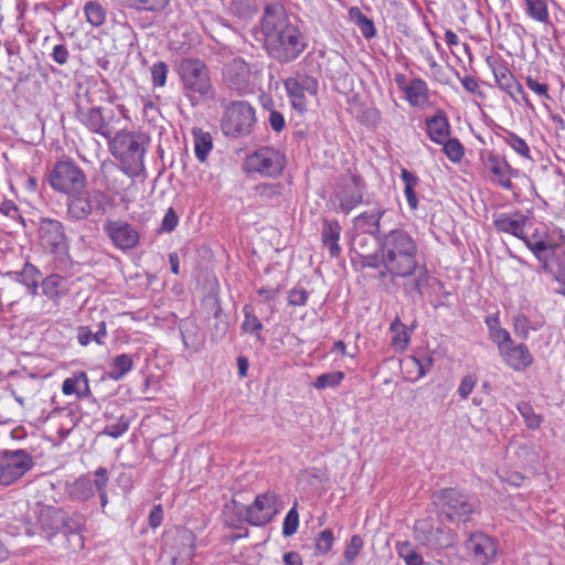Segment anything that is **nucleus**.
<instances>
[{
  "label": "nucleus",
  "instance_id": "1a4fd4ad",
  "mask_svg": "<svg viewBox=\"0 0 565 565\" xmlns=\"http://www.w3.org/2000/svg\"><path fill=\"white\" fill-rule=\"evenodd\" d=\"M56 192L68 194L87 188V178L81 167L71 160L57 161L46 175Z\"/></svg>",
  "mask_w": 565,
  "mask_h": 565
},
{
  "label": "nucleus",
  "instance_id": "aec40b11",
  "mask_svg": "<svg viewBox=\"0 0 565 565\" xmlns=\"http://www.w3.org/2000/svg\"><path fill=\"white\" fill-rule=\"evenodd\" d=\"M493 223L499 232L511 234L520 239L524 231L532 226V221L519 211L500 213L494 217Z\"/></svg>",
  "mask_w": 565,
  "mask_h": 565
},
{
  "label": "nucleus",
  "instance_id": "5701e85b",
  "mask_svg": "<svg viewBox=\"0 0 565 565\" xmlns=\"http://www.w3.org/2000/svg\"><path fill=\"white\" fill-rule=\"evenodd\" d=\"M500 354L504 362L515 371H523L533 363V356L523 343L518 345L511 343Z\"/></svg>",
  "mask_w": 565,
  "mask_h": 565
},
{
  "label": "nucleus",
  "instance_id": "774afa93",
  "mask_svg": "<svg viewBox=\"0 0 565 565\" xmlns=\"http://www.w3.org/2000/svg\"><path fill=\"white\" fill-rule=\"evenodd\" d=\"M525 84L526 86L532 90L534 92L535 94H537L540 97L544 98V99H551V96L548 94V85L545 84V83H540L537 82L535 78H533L532 76H527L525 78Z\"/></svg>",
  "mask_w": 565,
  "mask_h": 565
},
{
  "label": "nucleus",
  "instance_id": "69168bd1",
  "mask_svg": "<svg viewBox=\"0 0 565 565\" xmlns=\"http://www.w3.org/2000/svg\"><path fill=\"white\" fill-rule=\"evenodd\" d=\"M308 294L303 287H294L288 295V303L290 306H305L307 303Z\"/></svg>",
  "mask_w": 565,
  "mask_h": 565
},
{
  "label": "nucleus",
  "instance_id": "c03bdc74",
  "mask_svg": "<svg viewBox=\"0 0 565 565\" xmlns=\"http://www.w3.org/2000/svg\"><path fill=\"white\" fill-rule=\"evenodd\" d=\"M526 4L527 14L539 21V22H547L548 21V11L545 0H524Z\"/></svg>",
  "mask_w": 565,
  "mask_h": 565
},
{
  "label": "nucleus",
  "instance_id": "a211bd4d",
  "mask_svg": "<svg viewBox=\"0 0 565 565\" xmlns=\"http://www.w3.org/2000/svg\"><path fill=\"white\" fill-rule=\"evenodd\" d=\"M66 217L71 221H84L94 210L95 198L87 188L66 194Z\"/></svg>",
  "mask_w": 565,
  "mask_h": 565
},
{
  "label": "nucleus",
  "instance_id": "79ce46f5",
  "mask_svg": "<svg viewBox=\"0 0 565 565\" xmlns=\"http://www.w3.org/2000/svg\"><path fill=\"white\" fill-rule=\"evenodd\" d=\"M177 540L182 544L181 551L173 556V562L177 559L189 561L194 555V535L190 531H182L178 533Z\"/></svg>",
  "mask_w": 565,
  "mask_h": 565
},
{
  "label": "nucleus",
  "instance_id": "a878e982",
  "mask_svg": "<svg viewBox=\"0 0 565 565\" xmlns=\"http://www.w3.org/2000/svg\"><path fill=\"white\" fill-rule=\"evenodd\" d=\"M427 134L435 143H444L450 135V125L443 110L426 119Z\"/></svg>",
  "mask_w": 565,
  "mask_h": 565
},
{
  "label": "nucleus",
  "instance_id": "dca6fc26",
  "mask_svg": "<svg viewBox=\"0 0 565 565\" xmlns=\"http://www.w3.org/2000/svg\"><path fill=\"white\" fill-rule=\"evenodd\" d=\"M104 232L113 244L122 250L136 247L139 242V233L136 228L121 220L106 222L104 224Z\"/></svg>",
  "mask_w": 565,
  "mask_h": 565
},
{
  "label": "nucleus",
  "instance_id": "7c9ffc66",
  "mask_svg": "<svg viewBox=\"0 0 565 565\" xmlns=\"http://www.w3.org/2000/svg\"><path fill=\"white\" fill-rule=\"evenodd\" d=\"M406 98L413 106H423L428 102V88L425 81L414 78L403 87Z\"/></svg>",
  "mask_w": 565,
  "mask_h": 565
},
{
  "label": "nucleus",
  "instance_id": "052dcab7",
  "mask_svg": "<svg viewBox=\"0 0 565 565\" xmlns=\"http://www.w3.org/2000/svg\"><path fill=\"white\" fill-rule=\"evenodd\" d=\"M281 189L280 183H262L256 186V192L264 199H274L281 195Z\"/></svg>",
  "mask_w": 565,
  "mask_h": 565
},
{
  "label": "nucleus",
  "instance_id": "a18cd8bd",
  "mask_svg": "<svg viewBox=\"0 0 565 565\" xmlns=\"http://www.w3.org/2000/svg\"><path fill=\"white\" fill-rule=\"evenodd\" d=\"M344 379V373L341 371L324 373L319 375L313 382V387L317 390H324L328 387H337Z\"/></svg>",
  "mask_w": 565,
  "mask_h": 565
},
{
  "label": "nucleus",
  "instance_id": "423d86ee",
  "mask_svg": "<svg viewBox=\"0 0 565 565\" xmlns=\"http://www.w3.org/2000/svg\"><path fill=\"white\" fill-rule=\"evenodd\" d=\"M239 513L243 520L255 526L267 524L279 512V500L275 492L267 491L258 494L252 505L238 504L236 501L226 505L225 520L231 526H236L234 519L230 516V510Z\"/></svg>",
  "mask_w": 565,
  "mask_h": 565
},
{
  "label": "nucleus",
  "instance_id": "680f3d73",
  "mask_svg": "<svg viewBox=\"0 0 565 565\" xmlns=\"http://www.w3.org/2000/svg\"><path fill=\"white\" fill-rule=\"evenodd\" d=\"M404 326L402 324L401 320L398 318H396L392 324H391V329L396 332V334L394 335L393 338V344L396 347V348H399V349H405L406 345L408 344V337H407V333L406 331H402V332H398L397 330L399 328H403Z\"/></svg>",
  "mask_w": 565,
  "mask_h": 565
},
{
  "label": "nucleus",
  "instance_id": "37998d69",
  "mask_svg": "<svg viewBox=\"0 0 565 565\" xmlns=\"http://www.w3.org/2000/svg\"><path fill=\"white\" fill-rule=\"evenodd\" d=\"M350 17L355 19L356 25L365 39H371L375 35V26L365 14H363L358 8H351Z\"/></svg>",
  "mask_w": 565,
  "mask_h": 565
},
{
  "label": "nucleus",
  "instance_id": "09e8293b",
  "mask_svg": "<svg viewBox=\"0 0 565 565\" xmlns=\"http://www.w3.org/2000/svg\"><path fill=\"white\" fill-rule=\"evenodd\" d=\"M64 278L58 275H51L43 279L42 289L43 294L49 298L57 297L62 294V285Z\"/></svg>",
  "mask_w": 565,
  "mask_h": 565
},
{
  "label": "nucleus",
  "instance_id": "f8f14e48",
  "mask_svg": "<svg viewBox=\"0 0 565 565\" xmlns=\"http://www.w3.org/2000/svg\"><path fill=\"white\" fill-rule=\"evenodd\" d=\"M76 116L81 124L90 132L99 135L106 140L116 132V127L114 126L115 114L113 110L105 115L102 107H77Z\"/></svg>",
  "mask_w": 565,
  "mask_h": 565
},
{
  "label": "nucleus",
  "instance_id": "6e6d98bb",
  "mask_svg": "<svg viewBox=\"0 0 565 565\" xmlns=\"http://www.w3.org/2000/svg\"><path fill=\"white\" fill-rule=\"evenodd\" d=\"M334 536L331 529L321 531L316 539V548L321 554H327L333 545Z\"/></svg>",
  "mask_w": 565,
  "mask_h": 565
},
{
  "label": "nucleus",
  "instance_id": "0e129e2a",
  "mask_svg": "<svg viewBox=\"0 0 565 565\" xmlns=\"http://www.w3.org/2000/svg\"><path fill=\"white\" fill-rule=\"evenodd\" d=\"M295 81L299 82L300 88H302L307 94L315 96L318 92V82L312 76L300 75L292 77Z\"/></svg>",
  "mask_w": 565,
  "mask_h": 565
},
{
  "label": "nucleus",
  "instance_id": "864d4df0",
  "mask_svg": "<svg viewBox=\"0 0 565 565\" xmlns=\"http://www.w3.org/2000/svg\"><path fill=\"white\" fill-rule=\"evenodd\" d=\"M505 142L520 156L523 158L530 159V148L524 139L520 138L514 132H508L505 137Z\"/></svg>",
  "mask_w": 565,
  "mask_h": 565
},
{
  "label": "nucleus",
  "instance_id": "58836bf2",
  "mask_svg": "<svg viewBox=\"0 0 565 565\" xmlns=\"http://www.w3.org/2000/svg\"><path fill=\"white\" fill-rule=\"evenodd\" d=\"M107 337L106 323L104 321L99 322L97 326V331L93 332L88 327H81L78 329L77 339L82 345H87L92 341H95L98 344H103Z\"/></svg>",
  "mask_w": 565,
  "mask_h": 565
},
{
  "label": "nucleus",
  "instance_id": "0eeeda50",
  "mask_svg": "<svg viewBox=\"0 0 565 565\" xmlns=\"http://www.w3.org/2000/svg\"><path fill=\"white\" fill-rule=\"evenodd\" d=\"M433 504L450 522H467L478 508V501L452 488L431 494Z\"/></svg>",
  "mask_w": 565,
  "mask_h": 565
},
{
  "label": "nucleus",
  "instance_id": "6e6552de",
  "mask_svg": "<svg viewBox=\"0 0 565 565\" xmlns=\"http://www.w3.org/2000/svg\"><path fill=\"white\" fill-rule=\"evenodd\" d=\"M256 124L255 109L246 102H231L224 110L221 127L226 136L239 138L249 135Z\"/></svg>",
  "mask_w": 565,
  "mask_h": 565
},
{
  "label": "nucleus",
  "instance_id": "ddd939ff",
  "mask_svg": "<svg viewBox=\"0 0 565 565\" xmlns=\"http://www.w3.org/2000/svg\"><path fill=\"white\" fill-rule=\"evenodd\" d=\"M248 164L252 170L263 175L278 177L285 168V157L274 148L264 147L248 158Z\"/></svg>",
  "mask_w": 565,
  "mask_h": 565
},
{
  "label": "nucleus",
  "instance_id": "2eb2a0df",
  "mask_svg": "<svg viewBox=\"0 0 565 565\" xmlns=\"http://www.w3.org/2000/svg\"><path fill=\"white\" fill-rule=\"evenodd\" d=\"M415 539L424 545L431 547H446L450 544L448 532L441 526H435L431 518L417 520L414 525Z\"/></svg>",
  "mask_w": 565,
  "mask_h": 565
},
{
  "label": "nucleus",
  "instance_id": "ea45409f",
  "mask_svg": "<svg viewBox=\"0 0 565 565\" xmlns=\"http://www.w3.org/2000/svg\"><path fill=\"white\" fill-rule=\"evenodd\" d=\"M86 21L93 26H100L106 21V9L98 1H87L84 6Z\"/></svg>",
  "mask_w": 565,
  "mask_h": 565
},
{
  "label": "nucleus",
  "instance_id": "f03ea898",
  "mask_svg": "<svg viewBox=\"0 0 565 565\" xmlns=\"http://www.w3.org/2000/svg\"><path fill=\"white\" fill-rule=\"evenodd\" d=\"M262 30L269 55L280 63L296 60L306 47L301 32L289 23L285 8L279 2L265 6Z\"/></svg>",
  "mask_w": 565,
  "mask_h": 565
},
{
  "label": "nucleus",
  "instance_id": "603ef678",
  "mask_svg": "<svg viewBox=\"0 0 565 565\" xmlns=\"http://www.w3.org/2000/svg\"><path fill=\"white\" fill-rule=\"evenodd\" d=\"M124 3L137 10L156 11L162 9L168 0H122Z\"/></svg>",
  "mask_w": 565,
  "mask_h": 565
},
{
  "label": "nucleus",
  "instance_id": "c9c22d12",
  "mask_svg": "<svg viewBox=\"0 0 565 565\" xmlns=\"http://www.w3.org/2000/svg\"><path fill=\"white\" fill-rule=\"evenodd\" d=\"M493 76L495 78L497 85L504 92H510L511 86H515V77L512 74V72L509 70V67L501 63H490L488 61Z\"/></svg>",
  "mask_w": 565,
  "mask_h": 565
},
{
  "label": "nucleus",
  "instance_id": "4468645a",
  "mask_svg": "<svg viewBox=\"0 0 565 565\" xmlns=\"http://www.w3.org/2000/svg\"><path fill=\"white\" fill-rule=\"evenodd\" d=\"M39 237L42 245L53 253H65L68 249L65 227L58 220L42 218L39 227Z\"/></svg>",
  "mask_w": 565,
  "mask_h": 565
},
{
  "label": "nucleus",
  "instance_id": "49530a36",
  "mask_svg": "<svg viewBox=\"0 0 565 565\" xmlns=\"http://www.w3.org/2000/svg\"><path fill=\"white\" fill-rule=\"evenodd\" d=\"M364 542L360 535H352L344 550V561H342L339 565H352L355 557L360 554Z\"/></svg>",
  "mask_w": 565,
  "mask_h": 565
},
{
  "label": "nucleus",
  "instance_id": "f257e3e1",
  "mask_svg": "<svg viewBox=\"0 0 565 565\" xmlns=\"http://www.w3.org/2000/svg\"><path fill=\"white\" fill-rule=\"evenodd\" d=\"M380 256V277L405 279L403 290L412 299L420 298L428 286L429 275L425 265H419L418 244L413 235L403 228L384 232L377 242Z\"/></svg>",
  "mask_w": 565,
  "mask_h": 565
},
{
  "label": "nucleus",
  "instance_id": "3c124183",
  "mask_svg": "<svg viewBox=\"0 0 565 565\" xmlns=\"http://www.w3.org/2000/svg\"><path fill=\"white\" fill-rule=\"evenodd\" d=\"M444 146L443 151L448 157V159L452 162H459L465 153L463 146L460 143L458 139H449L441 143Z\"/></svg>",
  "mask_w": 565,
  "mask_h": 565
},
{
  "label": "nucleus",
  "instance_id": "5fc2aeb1",
  "mask_svg": "<svg viewBox=\"0 0 565 565\" xmlns=\"http://www.w3.org/2000/svg\"><path fill=\"white\" fill-rule=\"evenodd\" d=\"M299 525V514L297 512V508H291L287 515L285 516L282 523V534L285 536H291L297 532Z\"/></svg>",
  "mask_w": 565,
  "mask_h": 565
},
{
  "label": "nucleus",
  "instance_id": "393cba45",
  "mask_svg": "<svg viewBox=\"0 0 565 565\" xmlns=\"http://www.w3.org/2000/svg\"><path fill=\"white\" fill-rule=\"evenodd\" d=\"M183 344L186 349L198 352L204 344V335L196 320L192 317L182 319L179 323Z\"/></svg>",
  "mask_w": 565,
  "mask_h": 565
},
{
  "label": "nucleus",
  "instance_id": "20e7f679",
  "mask_svg": "<svg viewBox=\"0 0 565 565\" xmlns=\"http://www.w3.org/2000/svg\"><path fill=\"white\" fill-rule=\"evenodd\" d=\"M149 137L141 131L120 130L108 139L110 153L118 160L120 170L131 178L145 171V154Z\"/></svg>",
  "mask_w": 565,
  "mask_h": 565
},
{
  "label": "nucleus",
  "instance_id": "f704fd0d",
  "mask_svg": "<svg viewBox=\"0 0 565 565\" xmlns=\"http://www.w3.org/2000/svg\"><path fill=\"white\" fill-rule=\"evenodd\" d=\"M243 313H244V320H243V323L241 327L242 331L244 333L254 335L258 341L264 343L265 339L262 335L264 326H263L262 321L254 313V309L249 305H246L243 308Z\"/></svg>",
  "mask_w": 565,
  "mask_h": 565
},
{
  "label": "nucleus",
  "instance_id": "473e14b6",
  "mask_svg": "<svg viewBox=\"0 0 565 565\" xmlns=\"http://www.w3.org/2000/svg\"><path fill=\"white\" fill-rule=\"evenodd\" d=\"M544 263L545 270H548L558 281L565 282V253L553 245V253L548 254Z\"/></svg>",
  "mask_w": 565,
  "mask_h": 565
},
{
  "label": "nucleus",
  "instance_id": "cd10ccee",
  "mask_svg": "<svg viewBox=\"0 0 565 565\" xmlns=\"http://www.w3.org/2000/svg\"><path fill=\"white\" fill-rule=\"evenodd\" d=\"M341 226L337 221H324L322 225V243L328 248L331 257H338L341 253L339 246Z\"/></svg>",
  "mask_w": 565,
  "mask_h": 565
},
{
  "label": "nucleus",
  "instance_id": "bf43d9fd",
  "mask_svg": "<svg viewBox=\"0 0 565 565\" xmlns=\"http://www.w3.org/2000/svg\"><path fill=\"white\" fill-rule=\"evenodd\" d=\"M168 75V65L164 62H157L151 67L153 86H164Z\"/></svg>",
  "mask_w": 565,
  "mask_h": 565
},
{
  "label": "nucleus",
  "instance_id": "de8ad7c7",
  "mask_svg": "<svg viewBox=\"0 0 565 565\" xmlns=\"http://www.w3.org/2000/svg\"><path fill=\"white\" fill-rule=\"evenodd\" d=\"M397 554L406 565H423V557L408 542L399 543L396 546Z\"/></svg>",
  "mask_w": 565,
  "mask_h": 565
},
{
  "label": "nucleus",
  "instance_id": "6ab92c4d",
  "mask_svg": "<svg viewBox=\"0 0 565 565\" xmlns=\"http://www.w3.org/2000/svg\"><path fill=\"white\" fill-rule=\"evenodd\" d=\"M386 213L387 209L376 202L370 210L353 218L354 228L360 231L359 234L371 235L379 242V237L383 234L381 220Z\"/></svg>",
  "mask_w": 565,
  "mask_h": 565
},
{
  "label": "nucleus",
  "instance_id": "4d7b16f0",
  "mask_svg": "<svg viewBox=\"0 0 565 565\" xmlns=\"http://www.w3.org/2000/svg\"><path fill=\"white\" fill-rule=\"evenodd\" d=\"M128 428L129 420L126 417L120 416L115 424L107 425L104 428L103 434L110 436L113 438H118L121 435H124L128 430Z\"/></svg>",
  "mask_w": 565,
  "mask_h": 565
},
{
  "label": "nucleus",
  "instance_id": "e433bc0d",
  "mask_svg": "<svg viewBox=\"0 0 565 565\" xmlns=\"http://www.w3.org/2000/svg\"><path fill=\"white\" fill-rule=\"evenodd\" d=\"M401 179L405 185L404 193L407 204L413 211H415L418 207V199L415 192V188L418 184L419 179L407 169H402Z\"/></svg>",
  "mask_w": 565,
  "mask_h": 565
},
{
  "label": "nucleus",
  "instance_id": "13d9d810",
  "mask_svg": "<svg viewBox=\"0 0 565 565\" xmlns=\"http://www.w3.org/2000/svg\"><path fill=\"white\" fill-rule=\"evenodd\" d=\"M490 334L492 341L497 343L500 353L513 343L510 333L505 329H491Z\"/></svg>",
  "mask_w": 565,
  "mask_h": 565
},
{
  "label": "nucleus",
  "instance_id": "9b49d317",
  "mask_svg": "<svg viewBox=\"0 0 565 565\" xmlns=\"http://www.w3.org/2000/svg\"><path fill=\"white\" fill-rule=\"evenodd\" d=\"M365 182L358 174L348 173L342 175L340 184L335 191V198L339 201V209L344 214H349L359 204L363 202Z\"/></svg>",
  "mask_w": 565,
  "mask_h": 565
},
{
  "label": "nucleus",
  "instance_id": "8fccbe9b",
  "mask_svg": "<svg viewBox=\"0 0 565 565\" xmlns=\"http://www.w3.org/2000/svg\"><path fill=\"white\" fill-rule=\"evenodd\" d=\"M518 411L521 414V416L524 418V422L526 424V427L530 429H537L542 423V418L540 415H536L532 408V406L526 403L522 402L518 404Z\"/></svg>",
  "mask_w": 565,
  "mask_h": 565
},
{
  "label": "nucleus",
  "instance_id": "bb28decb",
  "mask_svg": "<svg viewBox=\"0 0 565 565\" xmlns=\"http://www.w3.org/2000/svg\"><path fill=\"white\" fill-rule=\"evenodd\" d=\"M370 243L371 239L367 235L356 233L352 237V250L361 258V265L363 267L379 268L380 256L371 253L369 248Z\"/></svg>",
  "mask_w": 565,
  "mask_h": 565
},
{
  "label": "nucleus",
  "instance_id": "a19ab883",
  "mask_svg": "<svg viewBox=\"0 0 565 565\" xmlns=\"http://www.w3.org/2000/svg\"><path fill=\"white\" fill-rule=\"evenodd\" d=\"M70 495L79 501H86L94 495L92 480L87 477H81L70 486Z\"/></svg>",
  "mask_w": 565,
  "mask_h": 565
},
{
  "label": "nucleus",
  "instance_id": "7ed1b4c3",
  "mask_svg": "<svg viewBox=\"0 0 565 565\" xmlns=\"http://www.w3.org/2000/svg\"><path fill=\"white\" fill-rule=\"evenodd\" d=\"M38 524L41 533L49 542L57 534L65 537V548L72 553L79 552L84 548V536L86 518L74 511L63 508L44 505L38 514Z\"/></svg>",
  "mask_w": 565,
  "mask_h": 565
},
{
  "label": "nucleus",
  "instance_id": "72a5a7b5",
  "mask_svg": "<svg viewBox=\"0 0 565 565\" xmlns=\"http://www.w3.org/2000/svg\"><path fill=\"white\" fill-rule=\"evenodd\" d=\"M192 134L195 157L200 162H204L213 148L212 136L210 132L203 131L200 128H194Z\"/></svg>",
  "mask_w": 565,
  "mask_h": 565
},
{
  "label": "nucleus",
  "instance_id": "412c9836",
  "mask_svg": "<svg viewBox=\"0 0 565 565\" xmlns=\"http://www.w3.org/2000/svg\"><path fill=\"white\" fill-rule=\"evenodd\" d=\"M223 74L225 83L232 89L244 90L249 85L250 70L242 58H234L226 64Z\"/></svg>",
  "mask_w": 565,
  "mask_h": 565
},
{
  "label": "nucleus",
  "instance_id": "39448f33",
  "mask_svg": "<svg viewBox=\"0 0 565 565\" xmlns=\"http://www.w3.org/2000/svg\"><path fill=\"white\" fill-rule=\"evenodd\" d=\"M179 75L184 96L192 107L213 99L215 87L211 79L210 70L200 58H182L179 64Z\"/></svg>",
  "mask_w": 565,
  "mask_h": 565
},
{
  "label": "nucleus",
  "instance_id": "b1692460",
  "mask_svg": "<svg viewBox=\"0 0 565 565\" xmlns=\"http://www.w3.org/2000/svg\"><path fill=\"white\" fill-rule=\"evenodd\" d=\"M487 167L491 172V181L499 184L503 189L510 190L513 186L511 181L514 170L511 166L499 156H491L488 159Z\"/></svg>",
  "mask_w": 565,
  "mask_h": 565
},
{
  "label": "nucleus",
  "instance_id": "4be33fe9",
  "mask_svg": "<svg viewBox=\"0 0 565 565\" xmlns=\"http://www.w3.org/2000/svg\"><path fill=\"white\" fill-rule=\"evenodd\" d=\"M521 239L533 252L539 260H546L548 254L553 253V245L548 242L547 233L542 228H533L524 231Z\"/></svg>",
  "mask_w": 565,
  "mask_h": 565
},
{
  "label": "nucleus",
  "instance_id": "c756f323",
  "mask_svg": "<svg viewBox=\"0 0 565 565\" xmlns=\"http://www.w3.org/2000/svg\"><path fill=\"white\" fill-rule=\"evenodd\" d=\"M17 281L24 285L31 295H36L39 281L42 279L41 271L30 263H26L21 271L10 273Z\"/></svg>",
  "mask_w": 565,
  "mask_h": 565
},
{
  "label": "nucleus",
  "instance_id": "9d476101",
  "mask_svg": "<svg viewBox=\"0 0 565 565\" xmlns=\"http://www.w3.org/2000/svg\"><path fill=\"white\" fill-rule=\"evenodd\" d=\"M33 458L24 449L4 450L0 457V484L9 486L23 477L32 467Z\"/></svg>",
  "mask_w": 565,
  "mask_h": 565
},
{
  "label": "nucleus",
  "instance_id": "f3484780",
  "mask_svg": "<svg viewBox=\"0 0 565 565\" xmlns=\"http://www.w3.org/2000/svg\"><path fill=\"white\" fill-rule=\"evenodd\" d=\"M466 545L480 565H491L497 558L498 543L489 535L481 532L473 533Z\"/></svg>",
  "mask_w": 565,
  "mask_h": 565
},
{
  "label": "nucleus",
  "instance_id": "c85d7f7f",
  "mask_svg": "<svg viewBox=\"0 0 565 565\" xmlns=\"http://www.w3.org/2000/svg\"><path fill=\"white\" fill-rule=\"evenodd\" d=\"M62 392L65 395L76 394L79 398L88 397L90 395V390L87 374L82 371L65 379L62 384Z\"/></svg>",
  "mask_w": 565,
  "mask_h": 565
},
{
  "label": "nucleus",
  "instance_id": "2f4dec72",
  "mask_svg": "<svg viewBox=\"0 0 565 565\" xmlns=\"http://www.w3.org/2000/svg\"><path fill=\"white\" fill-rule=\"evenodd\" d=\"M284 85L287 92V95L290 99L291 106L295 110L302 114L307 109V99L306 92L300 88L299 82L295 81L292 77H288L284 81Z\"/></svg>",
  "mask_w": 565,
  "mask_h": 565
},
{
  "label": "nucleus",
  "instance_id": "4c0bfd02",
  "mask_svg": "<svg viewBox=\"0 0 565 565\" xmlns=\"http://www.w3.org/2000/svg\"><path fill=\"white\" fill-rule=\"evenodd\" d=\"M132 358L129 354H120L113 359L108 376L114 381H119L132 369Z\"/></svg>",
  "mask_w": 565,
  "mask_h": 565
},
{
  "label": "nucleus",
  "instance_id": "338daca9",
  "mask_svg": "<svg viewBox=\"0 0 565 565\" xmlns=\"http://www.w3.org/2000/svg\"><path fill=\"white\" fill-rule=\"evenodd\" d=\"M179 223V216L175 213L173 207H169L163 216V220L160 225V231L166 233H171Z\"/></svg>",
  "mask_w": 565,
  "mask_h": 565
},
{
  "label": "nucleus",
  "instance_id": "e2e57ef3",
  "mask_svg": "<svg viewBox=\"0 0 565 565\" xmlns=\"http://www.w3.org/2000/svg\"><path fill=\"white\" fill-rule=\"evenodd\" d=\"M477 384V376L475 374H467L462 377L459 386L458 394L462 399H466L473 391Z\"/></svg>",
  "mask_w": 565,
  "mask_h": 565
}]
</instances>
